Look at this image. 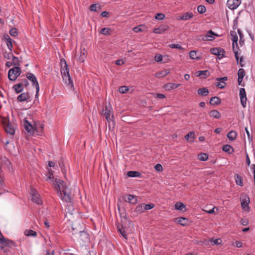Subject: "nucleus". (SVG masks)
Listing matches in <instances>:
<instances>
[{
  "instance_id": "obj_1",
  "label": "nucleus",
  "mask_w": 255,
  "mask_h": 255,
  "mask_svg": "<svg viewBox=\"0 0 255 255\" xmlns=\"http://www.w3.org/2000/svg\"><path fill=\"white\" fill-rule=\"evenodd\" d=\"M69 183L60 179H56L55 189L59 197L63 201L70 202L71 197L70 189H69Z\"/></svg>"
},
{
  "instance_id": "obj_2",
  "label": "nucleus",
  "mask_w": 255,
  "mask_h": 255,
  "mask_svg": "<svg viewBox=\"0 0 255 255\" xmlns=\"http://www.w3.org/2000/svg\"><path fill=\"white\" fill-rule=\"evenodd\" d=\"M23 126L24 129L30 134L33 133L35 130H38L39 128L42 129L43 127L42 124L37 125L30 117L24 119Z\"/></svg>"
},
{
  "instance_id": "obj_3",
  "label": "nucleus",
  "mask_w": 255,
  "mask_h": 255,
  "mask_svg": "<svg viewBox=\"0 0 255 255\" xmlns=\"http://www.w3.org/2000/svg\"><path fill=\"white\" fill-rule=\"evenodd\" d=\"M21 73V69L18 67L15 66L10 69L8 72V78L11 81H14Z\"/></svg>"
},
{
  "instance_id": "obj_4",
  "label": "nucleus",
  "mask_w": 255,
  "mask_h": 255,
  "mask_svg": "<svg viewBox=\"0 0 255 255\" xmlns=\"http://www.w3.org/2000/svg\"><path fill=\"white\" fill-rule=\"evenodd\" d=\"M30 195L31 200L33 202L38 205H41L42 204V201L40 198V195L35 189L31 188Z\"/></svg>"
},
{
  "instance_id": "obj_5",
  "label": "nucleus",
  "mask_w": 255,
  "mask_h": 255,
  "mask_svg": "<svg viewBox=\"0 0 255 255\" xmlns=\"http://www.w3.org/2000/svg\"><path fill=\"white\" fill-rule=\"evenodd\" d=\"M26 76L27 78L32 83L33 85L35 86L36 90L35 96H38V92L39 91V86L36 76L31 73H27Z\"/></svg>"
},
{
  "instance_id": "obj_6",
  "label": "nucleus",
  "mask_w": 255,
  "mask_h": 255,
  "mask_svg": "<svg viewBox=\"0 0 255 255\" xmlns=\"http://www.w3.org/2000/svg\"><path fill=\"white\" fill-rule=\"evenodd\" d=\"M102 114L105 117L108 122L112 121L113 119V115L112 114V108L111 105L106 106Z\"/></svg>"
},
{
  "instance_id": "obj_7",
  "label": "nucleus",
  "mask_w": 255,
  "mask_h": 255,
  "mask_svg": "<svg viewBox=\"0 0 255 255\" xmlns=\"http://www.w3.org/2000/svg\"><path fill=\"white\" fill-rule=\"evenodd\" d=\"M3 125L6 133L10 135H13L15 133V129L13 126L9 123L7 120H4L3 122Z\"/></svg>"
},
{
  "instance_id": "obj_8",
  "label": "nucleus",
  "mask_w": 255,
  "mask_h": 255,
  "mask_svg": "<svg viewBox=\"0 0 255 255\" xmlns=\"http://www.w3.org/2000/svg\"><path fill=\"white\" fill-rule=\"evenodd\" d=\"M217 35L214 33L212 30H210L206 35L199 36L198 39L203 41H212L215 39L214 36Z\"/></svg>"
},
{
  "instance_id": "obj_9",
  "label": "nucleus",
  "mask_w": 255,
  "mask_h": 255,
  "mask_svg": "<svg viewBox=\"0 0 255 255\" xmlns=\"http://www.w3.org/2000/svg\"><path fill=\"white\" fill-rule=\"evenodd\" d=\"M60 64V71L62 76L69 74V69L66 60L64 59H61Z\"/></svg>"
},
{
  "instance_id": "obj_10",
  "label": "nucleus",
  "mask_w": 255,
  "mask_h": 255,
  "mask_svg": "<svg viewBox=\"0 0 255 255\" xmlns=\"http://www.w3.org/2000/svg\"><path fill=\"white\" fill-rule=\"evenodd\" d=\"M241 206L242 208L245 211L249 210V204L250 202V198L246 195H243L241 198Z\"/></svg>"
},
{
  "instance_id": "obj_11",
  "label": "nucleus",
  "mask_w": 255,
  "mask_h": 255,
  "mask_svg": "<svg viewBox=\"0 0 255 255\" xmlns=\"http://www.w3.org/2000/svg\"><path fill=\"white\" fill-rule=\"evenodd\" d=\"M62 76L65 84L66 85L68 88L72 90H73L74 84L73 81L70 77V74L65 75Z\"/></svg>"
},
{
  "instance_id": "obj_12",
  "label": "nucleus",
  "mask_w": 255,
  "mask_h": 255,
  "mask_svg": "<svg viewBox=\"0 0 255 255\" xmlns=\"http://www.w3.org/2000/svg\"><path fill=\"white\" fill-rule=\"evenodd\" d=\"M241 3V0H228L227 4L229 8L234 10L237 8Z\"/></svg>"
},
{
  "instance_id": "obj_13",
  "label": "nucleus",
  "mask_w": 255,
  "mask_h": 255,
  "mask_svg": "<svg viewBox=\"0 0 255 255\" xmlns=\"http://www.w3.org/2000/svg\"><path fill=\"white\" fill-rule=\"evenodd\" d=\"M212 54L217 55L219 58H222L224 56L225 51L221 48H214L211 49Z\"/></svg>"
},
{
  "instance_id": "obj_14",
  "label": "nucleus",
  "mask_w": 255,
  "mask_h": 255,
  "mask_svg": "<svg viewBox=\"0 0 255 255\" xmlns=\"http://www.w3.org/2000/svg\"><path fill=\"white\" fill-rule=\"evenodd\" d=\"M169 27L166 25H161L158 27L154 28L153 30V32L156 34H162L168 30Z\"/></svg>"
},
{
  "instance_id": "obj_15",
  "label": "nucleus",
  "mask_w": 255,
  "mask_h": 255,
  "mask_svg": "<svg viewBox=\"0 0 255 255\" xmlns=\"http://www.w3.org/2000/svg\"><path fill=\"white\" fill-rule=\"evenodd\" d=\"M30 98L29 93L28 92L22 93L20 94L17 98V100L19 102H22L28 100Z\"/></svg>"
},
{
  "instance_id": "obj_16",
  "label": "nucleus",
  "mask_w": 255,
  "mask_h": 255,
  "mask_svg": "<svg viewBox=\"0 0 255 255\" xmlns=\"http://www.w3.org/2000/svg\"><path fill=\"white\" fill-rule=\"evenodd\" d=\"M180 86V84H175L173 83H168L165 84L163 86L164 88L168 91L175 89L177 88L179 86Z\"/></svg>"
},
{
  "instance_id": "obj_17",
  "label": "nucleus",
  "mask_w": 255,
  "mask_h": 255,
  "mask_svg": "<svg viewBox=\"0 0 255 255\" xmlns=\"http://www.w3.org/2000/svg\"><path fill=\"white\" fill-rule=\"evenodd\" d=\"M170 73V69H167L156 73L155 76L157 78H161L165 77Z\"/></svg>"
},
{
  "instance_id": "obj_18",
  "label": "nucleus",
  "mask_w": 255,
  "mask_h": 255,
  "mask_svg": "<svg viewBox=\"0 0 255 255\" xmlns=\"http://www.w3.org/2000/svg\"><path fill=\"white\" fill-rule=\"evenodd\" d=\"M175 221L176 223L184 226L187 225L188 220L187 218L184 217H179L176 218Z\"/></svg>"
},
{
  "instance_id": "obj_19",
  "label": "nucleus",
  "mask_w": 255,
  "mask_h": 255,
  "mask_svg": "<svg viewBox=\"0 0 255 255\" xmlns=\"http://www.w3.org/2000/svg\"><path fill=\"white\" fill-rule=\"evenodd\" d=\"M193 16V14L192 12H187L183 14L181 16H180L178 19L182 20H187L192 18Z\"/></svg>"
},
{
  "instance_id": "obj_20",
  "label": "nucleus",
  "mask_w": 255,
  "mask_h": 255,
  "mask_svg": "<svg viewBox=\"0 0 255 255\" xmlns=\"http://www.w3.org/2000/svg\"><path fill=\"white\" fill-rule=\"evenodd\" d=\"M125 200L130 204H134L137 202V199L135 196L132 195H127V197L125 198Z\"/></svg>"
},
{
  "instance_id": "obj_21",
  "label": "nucleus",
  "mask_w": 255,
  "mask_h": 255,
  "mask_svg": "<svg viewBox=\"0 0 255 255\" xmlns=\"http://www.w3.org/2000/svg\"><path fill=\"white\" fill-rule=\"evenodd\" d=\"M210 73L208 70L198 71L195 72V75L197 77L203 76V77L209 76Z\"/></svg>"
},
{
  "instance_id": "obj_22",
  "label": "nucleus",
  "mask_w": 255,
  "mask_h": 255,
  "mask_svg": "<svg viewBox=\"0 0 255 255\" xmlns=\"http://www.w3.org/2000/svg\"><path fill=\"white\" fill-rule=\"evenodd\" d=\"M13 89L16 93H19L23 91V85L18 83L13 86Z\"/></svg>"
},
{
  "instance_id": "obj_23",
  "label": "nucleus",
  "mask_w": 255,
  "mask_h": 255,
  "mask_svg": "<svg viewBox=\"0 0 255 255\" xmlns=\"http://www.w3.org/2000/svg\"><path fill=\"white\" fill-rule=\"evenodd\" d=\"M24 235L28 237H36L37 235V233L32 230H26L24 232Z\"/></svg>"
},
{
  "instance_id": "obj_24",
  "label": "nucleus",
  "mask_w": 255,
  "mask_h": 255,
  "mask_svg": "<svg viewBox=\"0 0 255 255\" xmlns=\"http://www.w3.org/2000/svg\"><path fill=\"white\" fill-rule=\"evenodd\" d=\"M237 136V133L235 131H231L227 134L228 138L231 140H235Z\"/></svg>"
},
{
  "instance_id": "obj_25",
  "label": "nucleus",
  "mask_w": 255,
  "mask_h": 255,
  "mask_svg": "<svg viewBox=\"0 0 255 255\" xmlns=\"http://www.w3.org/2000/svg\"><path fill=\"white\" fill-rule=\"evenodd\" d=\"M198 94L201 96H207L209 93L208 90L206 88L199 89L197 91Z\"/></svg>"
},
{
  "instance_id": "obj_26",
  "label": "nucleus",
  "mask_w": 255,
  "mask_h": 255,
  "mask_svg": "<svg viewBox=\"0 0 255 255\" xmlns=\"http://www.w3.org/2000/svg\"><path fill=\"white\" fill-rule=\"evenodd\" d=\"M209 115L211 117H213L216 119H220L221 117V114L217 110H213L211 111Z\"/></svg>"
},
{
  "instance_id": "obj_27",
  "label": "nucleus",
  "mask_w": 255,
  "mask_h": 255,
  "mask_svg": "<svg viewBox=\"0 0 255 255\" xmlns=\"http://www.w3.org/2000/svg\"><path fill=\"white\" fill-rule=\"evenodd\" d=\"M86 53L87 52L84 49L81 51L80 55L79 58V60L80 62H83L85 61L86 58Z\"/></svg>"
},
{
  "instance_id": "obj_28",
  "label": "nucleus",
  "mask_w": 255,
  "mask_h": 255,
  "mask_svg": "<svg viewBox=\"0 0 255 255\" xmlns=\"http://www.w3.org/2000/svg\"><path fill=\"white\" fill-rule=\"evenodd\" d=\"M220 103V99L217 97H212L210 101V103L212 105H217Z\"/></svg>"
},
{
  "instance_id": "obj_29",
  "label": "nucleus",
  "mask_w": 255,
  "mask_h": 255,
  "mask_svg": "<svg viewBox=\"0 0 255 255\" xmlns=\"http://www.w3.org/2000/svg\"><path fill=\"white\" fill-rule=\"evenodd\" d=\"M185 139L189 142H192L194 138V132L191 131L189 132L185 136Z\"/></svg>"
},
{
  "instance_id": "obj_30",
  "label": "nucleus",
  "mask_w": 255,
  "mask_h": 255,
  "mask_svg": "<svg viewBox=\"0 0 255 255\" xmlns=\"http://www.w3.org/2000/svg\"><path fill=\"white\" fill-rule=\"evenodd\" d=\"M175 208L176 210L184 211V209L185 208V206L181 202H177L175 204Z\"/></svg>"
},
{
  "instance_id": "obj_31",
  "label": "nucleus",
  "mask_w": 255,
  "mask_h": 255,
  "mask_svg": "<svg viewBox=\"0 0 255 255\" xmlns=\"http://www.w3.org/2000/svg\"><path fill=\"white\" fill-rule=\"evenodd\" d=\"M189 56L192 59L199 60L201 59L200 57L197 55L196 51H191L189 53Z\"/></svg>"
},
{
  "instance_id": "obj_32",
  "label": "nucleus",
  "mask_w": 255,
  "mask_h": 255,
  "mask_svg": "<svg viewBox=\"0 0 255 255\" xmlns=\"http://www.w3.org/2000/svg\"><path fill=\"white\" fill-rule=\"evenodd\" d=\"M5 40L7 48H8L9 51H12L13 46L11 39L9 37H8L5 39Z\"/></svg>"
},
{
  "instance_id": "obj_33",
  "label": "nucleus",
  "mask_w": 255,
  "mask_h": 255,
  "mask_svg": "<svg viewBox=\"0 0 255 255\" xmlns=\"http://www.w3.org/2000/svg\"><path fill=\"white\" fill-rule=\"evenodd\" d=\"M112 32V29L110 28L105 27L101 29L100 33L104 35H107L110 34Z\"/></svg>"
},
{
  "instance_id": "obj_34",
  "label": "nucleus",
  "mask_w": 255,
  "mask_h": 255,
  "mask_svg": "<svg viewBox=\"0 0 255 255\" xmlns=\"http://www.w3.org/2000/svg\"><path fill=\"white\" fill-rule=\"evenodd\" d=\"M223 150L225 152H227L230 153L233 151V149L231 145L226 144L223 146Z\"/></svg>"
},
{
  "instance_id": "obj_35",
  "label": "nucleus",
  "mask_w": 255,
  "mask_h": 255,
  "mask_svg": "<svg viewBox=\"0 0 255 255\" xmlns=\"http://www.w3.org/2000/svg\"><path fill=\"white\" fill-rule=\"evenodd\" d=\"M118 231L125 239H127V235L125 233L124 229L122 227H120L118 226Z\"/></svg>"
},
{
  "instance_id": "obj_36",
  "label": "nucleus",
  "mask_w": 255,
  "mask_h": 255,
  "mask_svg": "<svg viewBox=\"0 0 255 255\" xmlns=\"http://www.w3.org/2000/svg\"><path fill=\"white\" fill-rule=\"evenodd\" d=\"M144 211V209L143 204L137 205L135 209V211L138 213L143 212Z\"/></svg>"
},
{
  "instance_id": "obj_37",
  "label": "nucleus",
  "mask_w": 255,
  "mask_h": 255,
  "mask_svg": "<svg viewBox=\"0 0 255 255\" xmlns=\"http://www.w3.org/2000/svg\"><path fill=\"white\" fill-rule=\"evenodd\" d=\"M208 158V155L206 153H200L198 155V159L201 161H206Z\"/></svg>"
},
{
  "instance_id": "obj_38",
  "label": "nucleus",
  "mask_w": 255,
  "mask_h": 255,
  "mask_svg": "<svg viewBox=\"0 0 255 255\" xmlns=\"http://www.w3.org/2000/svg\"><path fill=\"white\" fill-rule=\"evenodd\" d=\"M236 182L237 184L241 186H242L244 185L242 178L238 175H237L236 176Z\"/></svg>"
},
{
  "instance_id": "obj_39",
  "label": "nucleus",
  "mask_w": 255,
  "mask_h": 255,
  "mask_svg": "<svg viewBox=\"0 0 255 255\" xmlns=\"http://www.w3.org/2000/svg\"><path fill=\"white\" fill-rule=\"evenodd\" d=\"M13 55L12 53V51H9V52H5L3 53V57L7 60H10L12 58Z\"/></svg>"
},
{
  "instance_id": "obj_40",
  "label": "nucleus",
  "mask_w": 255,
  "mask_h": 255,
  "mask_svg": "<svg viewBox=\"0 0 255 255\" xmlns=\"http://www.w3.org/2000/svg\"><path fill=\"white\" fill-rule=\"evenodd\" d=\"M127 175L129 177H134L138 176L139 173L137 171H128V172Z\"/></svg>"
},
{
  "instance_id": "obj_41",
  "label": "nucleus",
  "mask_w": 255,
  "mask_h": 255,
  "mask_svg": "<svg viewBox=\"0 0 255 255\" xmlns=\"http://www.w3.org/2000/svg\"><path fill=\"white\" fill-rule=\"evenodd\" d=\"M246 72L243 68H240L238 71V76L241 78H244L245 76Z\"/></svg>"
},
{
  "instance_id": "obj_42",
  "label": "nucleus",
  "mask_w": 255,
  "mask_h": 255,
  "mask_svg": "<svg viewBox=\"0 0 255 255\" xmlns=\"http://www.w3.org/2000/svg\"><path fill=\"white\" fill-rule=\"evenodd\" d=\"M144 26L142 25H140L137 26H135L133 28V31L136 33H138L141 31H143V30L142 29V27H143Z\"/></svg>"
},
{
  "instance_id": "obj_43",
  "label": "nucleus",
  "mask_w": 255,
  "mask_h": 255,
  "mask_svg": "<svg viewBox=\"0 0 255 255\" xmlns=\"http://www.w3.org/2000/svg\"><path fill=\"white\" fill-rule=\"evenodd\" d=\"M197 11L200 13H204L206 12V7L204 5H199L197 7Z\"/></svg>"
},
{
  "instance_id": "obj_44",
  "label": "nucleus",
  "mask_w": 255,
  "mask_h": 255,
  "mask_svg": "<svg viewBox=\"0 0 255 255\" xmlns=\"http://www.w3.org/2000/svg\"><path fill=\"white\" fill-rule=\"evenodd\" d=\"M143 205L144 211L151 209L154 207V204H151V203L148 204H143Z\"/></svg>"
},
{
  "instance_id": "obj_45",
  "label": "nucleus",
  "mask_w": 255,
  "mask_h": 255,
  "mask_svg": "<svg viewBox=\"0 0 255 255\" xmlns=\"http://www.w3.org/2000/svg\"><path fill=\"white\" fill-rule=\"evenodd\" d=\"M9 34L12 36H16L18 34L17 29L15 28H11L9 30Z\"/></svg>"
},
{
  "instance_id": "obj_46",
  "label": "nucleus",
  "mask_w": 255,
  "mask_h": 255,
  "mask_svg": "<svg viewBox=\"0 0 255 255\" xmlns=\"http://www.w3.org/2000/svg\"><path fill=\"white\" fill-rule=\"evenodd\" d=\"M164 17H165L164 14L163 13H157L155 16V19H156L157 20H162L164 18Z\"/></svg>"
},
{
  "instance_id": "obj_47",
  "label": "nucleus",
  "mask_w": 255,
  "mask_h": 255,
  "mask_svg": "<svg viewBox=\"0 0 255 255\" xmlns=\"http://www.w3.org/2000/svg\"><path fill=\"white\" fill-rule=\"evenodd\" d=\"M11 62L12 63L13 65H17L19 64V61L17 57L13 56L11 58Z\"/></svg>"
},
{
  "instance_id": "obj_48",
  "label": "nucleus",
  "mask_w": 255,
  "mask_h": 255,
  "mask_svg": "<svg viewBox=\"0 0 255 255\" xmlns=\"http://www.w3.org/2000/svg\"><path fill=\"white\" fill-rule=\"evenodd\" d=\"M128 88L127 86H121L119 88V92L122 94L126 93L127 91H128Z\"/></svg>"
},
{
  "instance_id": "obj_49",
  "label": "nucleus",
  "mask_w": 255,
  "mask_h": 255,
  "mask_svg": "<svg viewBox=\"0 0 255 255\" xmlns=\"http://www.w3.org/2000/svg\"><path fill=\"white\" fill-rule=\"evenodd\" d=\"M47 180H51L54 178L53 172L51 170L49 169L46 174Z\"/></svg>"
},
{
  "instance_id": "obj_50",
  "label": "nucleus",
  "mask_w": 255,
  "mask_h": 255,
  "mask_svg": "<svg viewBox=\"0 0 255 255\" xmlns=\"http://www.w3.org/2000/svg\"><path fill=\"white\" fill-rule=\"evenodd\" d=\"M169 47L171 48H176L179 49H182L183 48L180 45L178 44H171L169 45Z\"/></svg>"
},
{
  "instance_id": "obj_51",
  "label": "nucleus",
  "mask_w": 255,
  "mask_h": 255,
  "mask_svg": "<svg viewBox=\"0 0 255 255\" xmlns=\"http://www.w3.org/2000/svg\"><path fill=\"white\" fill-rule=\"evenodd\" d=\"M240 98L246 97V93L244 88L240 89Z\"/></svg>"
},
{
  "instance_id": "obj_52",
  "label": "nucleus",
  "mask_w": 255,
  "mask_h": 255,
  "mask_svg": "<svg viewBox=\"0 0 255 255\" xmlns=\"http://www.w3.org/2000/svg\"><path fill=\"white\" fill-rule=\"evenodd\" d=\"M221 240L220 239H212L211 240V242L213 243L214 245H220L221 243Z\"/></svg>"
},
{
  "instance_id": "obj_53",
  "label": "nucleus",
  "mask_w": 255,
  "mask_h": 255,
  "mask_svg": "<svg viewBox=\"0 0 255 255\" xmlns=\"http://www.w3.org/2000/svg\"><path fill=\"white\" fill-rule=\"evenodd\" d=\"M220 82H218L217 84V86L221 89L224 88L226 86V83L224 81H219Z\"/></svg>"
},
{
  "instance_id": "obj_54",
  "label": "nucleus",
  "mask_w": 255,
  "mask_h": 255,
  "mask_svg": "<svg viewBox=\"0 0 255 255\" xmlns=\"http://www.w3.org/2000/svg\"><path fill=\"white\" fill-rule=\"evenodd\" d=\"M240 99H241V103L242 105L243 106V107L245 108L246 107V104H247V97L240 98Z\"/></svg>"
},
{
  "instance_id": "obj_55",
  "label": "nucleus",
  "mask_w": 255,
  "mask_h": 255,
  "mask_svg": "<svg viewBox=\"0 0 255 255\" xmlns=\"http://www.w3.org/2000/svg\"><path fill=\"white\" fill-rule=\"evenodd\" d=\"M154 59L156 62H160L162 60V56L161 54L156 55Z\"/></svg>"
},
{
  "instance_id": "obj_56",
  "label": "nucleus",
  "mask_w": 255,
  "mask_h": 255,
  "mask_svg": "<svg viewBox=\"0 0 255 255\" xmlns=\"http://www.w3.org/2000/svg\"><path fill=\"white\" fill-rule=\"evenodd\" d=\"M91 10L92 11H96L97 10V8H99V4H92L91 6Z\"/></svg>"
},
{
  "instance_id": "obj_57",
  "label": "nucleus",
  "mask_w": 255,
  "mask_h": 255,
  "mask_svg": "<svg viewBox=\"0 0 255 255\" xmlns=\"http://www.w3.org/2000/svg\"><path fill=\"white\" fill-rule=\"evenodd\" d=\"M154 168L157 171H161L163 169L162 165L160 164H156L154 166Z\"/></svg>"
},
{
  "instance_id": "obj_58",
  "label": "nucleus",
  "mask_w": 255,
  "mask_h": 255,
  "mask_svg": "<svg viewBox=\"0 0 255 255\" xmlns=\"http://www.w3.org/2000/svg\"><path fill=\"white\" fill-rule=\"evenodd\" d=\"M19 83H20V84H21V85H23V87H26L28 85V82L26 79L22 80Z\"/></svg>"
},
{
  "instance_id": "obj_59",
  "label": "nucleus",
  "mask_w": 255,
  "mask_h": 255,
  "mask_svg": "<svg viewBox=\"0 0 255 255\" xmlns=\"http://www.w3.org/2000/svg\"><path fill=\"white\" fill-rule=\"evenodd\" d=\"M245 130L248 135V139L250 141H252L253 140L252 136L250 134V132L247 127L245 128Z\"/></svg>"
},
{
  "instance_id": "obj_60",
  "label": "nucleus",
  "mask_w": 255,
  "mask_h": 255,
  "mask_svg": "<svg viewBox=\"0 0 255 255\" xmlns=\"http://www.w3.org/2000/svg\"><path fill=\"white\" fill-rule=\"evenodd\" d=\"M125 63L123 59H119L116 61V64L117 65H121Z\"/></svg>"
},
{
  "instance_id": "obj_61",
  "label": "nucleus",
  "mask_w": 255,
  "mask_h": 255,
  "mask_svg": "<svg viewBox=\"0 0 255 255\" xmlns=\"http://www.w3.org/2000/svg\"><path fill=\"white\" fill-rule=\"evenodd\" d=\"M155 95V97L159 99H164L165 98V96L162 94H156Z\"/></svg>"
},
{
  "instance_id": "obj_62",
  "label": "nucleus",
  "mask_w": 255,
  "mask_h": 255,
  "mask_svg": "<svg viewBox=\"0 0 255 255\" xmlns=\"http://www.w3.org/2000/svg\"><path fill=\"white\" fill-rule=\"evenodd\" d=\"M239 64L241 67H244L245 66V62L243 56H241L240 58Z\"/></svg>"
},
{
  "instance_id": "obj_63",
  "label": "nucleus",
  "mask_w": 255,
  "mask_h": 255,
  "mask_svg": "<svg viewBox=\"0 0 255 255\" xmlns=\"http://www.w3.org/2000/svg\"><path fill=\"white\" fill-rule=\"evenodd\" d=\"M232 40H233V45H234L235 43H236V44L237 43V41H238V36L236 35V34H235V35L233 36V39H232Z\"/></svg>"
},
{
  "instance_id": "obj_64",
  "label": "nucleus",
  "mask_w": 255,
  "mask_h": 255,
  "mask_svg": "<svg viewBox=\"0 0 255 255\" xmlns=\"http://www.w3.org/2000/svg\"><path fill=\"white\" fill-rule=\"evenodd\" d=\"M251 168L252 170L254 173V178L255 182V164H252L251 166Z\"/></svg>"
}]
</instances>
